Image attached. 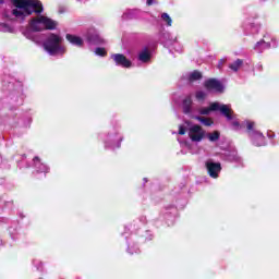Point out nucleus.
Segmentation results:
<instances>
[{
  "label": "nucleus",
  "mask_w": 279,
  "mask_h": 279,
  "mask_svg": "<svg viewBox=\"0 0 279 279\" xmlns=\"http://www.w3.org/2000/svg\"><path fill=\"white\" fill-rule=\"evenodd\" d=\"M195 97L198 101H204V99H206V93H204L203 90H198L196 92Z\"/></svg>",
  "instance_id": "nucleus-20"
},
{
  "label": "nucleus",
  "mask_w": 279,
  "mask_h": 279,
  "mask_svg": "<svg viewBox=\"0 0 279 279\" xmlns=\"http://www.w3.org/2000/svg\"><path fill=\"white\" fill-rule=\"evenodd\" d=\"M202 77H204L202 75V72L197 71V70H194L190 76H189V82H197L199 80H202Z\"/></svg>",
  "instance_id": "nucleus-16"
},
{
  "label": "nucleus",
  "mask_w": 279,
  "mask_h": 279,
  "mask_svg": "<svg viewBox=\"0 0 279 279\" xmlns=\"http://www.w3.org/2000/svg\"><path fill=\"white\" fill-rule=\"evenodd\" d=\"M0 3H3V0H0Z\"/></svg>",
  "instance_id": "nucleus-28"
},
{
  "label": "nucleus",
  "mask_w": 279,
  "mask_h": 279,
  "mask_svg": "<svg viewBox=\"0 0 279 279\" xmlns=\"http://www.w3.org/2000/svg\"><path fill=\"white\" fill-rule=\"evenodd\" d=\"M34 160H40V158H38V157H35V158H34Z\"/></svg>",
  "instance_id": "nucleus-25"
},
{
  "label": "nucleus",
  "mask_w": 279,
  "mask_h": 279,
  "mask_svg": "<svg viewBox=\"0 0 279 279\" xmlns=\"http://www.w3.org/2000/svg\"><path fill=\"white\" fill-rule=\"evenodd\" d=\"M206 131L199 124H194L189 129V136L193 143H201L203 141Z\"/></svg>",
  "instance_id": "nucleus-5"
},
{
  "label": "nucleus",
  "mask_w": 279,
  "mask_h": 279,
  "mask_svg": "<svg viewBox=\"0 0 279 279\" xmlns=\"http://www.w3.org/2000/svg\"><path fill=\"white\" fill-rule=\"evenodd\" d=\"M206 169L210 178H219V173L221 172V163L207 161Z\"/></svg>",
  "instance_id": "nucleus-9"
},
{
  "label": "nucleus",
  "mask_w": 279,
  "mask_h": 279,
  "mask_svg": "<svg viewBox=\"0 0 279 279\" xmlns=\"http://www.w3.org/2000/svg\"><path fill=\"white\" fill-rule=\"evenodd\" d=\"M217 112H220L222 117H226L227 121H234V117H236L234 110H232V108L229 105H221L218 102Z\"/></svg>",
  "instance_id": "nucleus-8"
},
{
  "label": "nucleus",
  "mask_w": 279,
  "mask_h": 279,
  "mask_svg": "<svg viewBox=\"0 0 279 279\" xmlns=\"http://www.w3.org/2000/svg\"><path fill=\"white\" fill-rule=\"evenodd\" d=\"M219 110V102H211L209 107L202 108L199 114L208 116L211 112H217Z\"/></svg>",
  "instance_id": "nucleus-11"
},
{
  "label": "nucleus",
  "mask_w": 279,
  "mask_h": 279,
  "mask_svg": "<svg viewBox=\"0 0 279 279\" xmlns=\"http://www.w3.org/2000/svg\"><path fill=\"white\" fill-rule=\"evenodd\" d=\"M12 4L17 8L12 10V14L16 19H26V16H32L34 13L43 14L45 12L43 2L39 0H12Z\"/></svg>",
  "instance_id": "nucleus-1"
},
{
  "label": "nucleus",
  "mask_w": 279,
  "mask_h": 279,
  "mask_svg": "<svg viewBox=\"0 0 279 279\" xmlns=\"http://www.w3.org/2000/svg\"><path fill=\"white\" fill-rule=\"evenodd\" d=\"M241 66H243V59H236L233 63L229 64V69L234 71V73H236Z\"/></svg>",
  "instance_id": "nucleus-15"
},
{
  "label": "nucleus",
  "mask_w": 279,
  "mask_h": 279,
  "mask_svg": "<svg viewBox=\"0 0 279 279\" xmlns=\"http://www.w3.org/2000/svg\"><path fill=\"white\" fill-rule=\"evenodd\" d=\"M254 125L255 123L252 121L246 122L247 134L255 147H263V145H265V136L260 133V131H256Z\"/></svg>",
  "instance_id": "nucleus-4"
},
{
  "label": "nucleus",
  "mask_w": 279,
  "mask_h": 279,
  "mask_svg": "<svg viewBox=\"0 0 279 279\" xmlns=\"http://www.w3.org/2000/svg\"><path fill=\"white\" fill-rule=\"evenodd\" d=\"M204 88L206 90H214V93H223V84L217 78H208L204 82Z\"/></svg>",
  "instance_id": "nucleus-6"
},
{
  "label": "nucleus",
  "mask_w": 279,
  "mask_h": 279,
  "mask_svg": "<svg viewBox=\"0 0 279 279\" xmlns=\"http://www.w3.org/2000/svg\"><path fill=\"white\" fill-rule=\"evenodd\" d=\"M111 58L117 66H122V69H130L132 66V61H130L123 53L112 54Z\"/></svg>",
  "instance_id": "nucleus-7"
},
{
  "label": "nucleus",
  "mask_w": 279,
  "mask_h": 279,
  "mask_svg": "<svg viewBox=\"0 0 279 279\" xmlns=\"http://www.w3.org/2000/svg\"><path fill=\"white\" fill-rule=\"evenodd\" d=\"M65 38L71 43V45H75L76 47H82L84 45V40L78 36L66 34Z\"/></svg>",
  "instance_id": "nucleus-12"
},
{
  "label": "nucleus",
  "mask_w": 279,
  "mask_h": 279,
  "mask_svg": "<svg viewBox=\"0 0 279 279\" xmlns=\"http://www.w3.org/2000/svg\"><path fill=\"white\" fill-rule=\"evenodd\" d=\"M62 37L60 35L51 33L44 43V49L50 53V56H56L59 51H62Z\"/></svg>",
  "instance_id": "nucleus-3"
},
{
  "label": "nucleus",
  "mask_w": 279,
  "mask_h": 279,
  "mask_svg": "<svg viewBox=\"0 0 279 279\" xmlns=\"http://www.w3.org/2000/svg\"><path fill=\"white\" fill-rule=\"evenodd\" d=\"M96 56H100V58H106L108 56V51H106V48L98 47L95 50Z\"/></svg>",
  "instance_id": "nucleus-18"
},
{
  "label": "nucleus",
  "mask_w": 279,
  "mask_h": 279,
  "mask_svg": "<svg viewBox=\"0 0 279 279\" xmlns=\"http://www.w3.org/2000/svg\"><path fill=\"white\" fill-rule=\"evenodd\" d=\"M260 71H263V65L259 66Z\"/></svg>",
  "instance_id": "nucleus-26"
},
{
  "label": "nucleus",
  "mask_w": 279,
  "mask_h": 279,
  "mask_svg": "<svg viewBox=\"0 0 279 279\" xmlns=\"http://www.w3.org/2000/svg\"><path fill=\"white\" fill-rule=\"evenodd\" d=\"M231 125H232V128H234V130H239V128H241V123H239L238 120H233L231 122Z\"/></svg>",
  "instance_id": "nucleus-21"
},
{
  "label": "nucleus",
  "mask_w": 279,
  "mask_h": 279,
  "mask_svg": "<svg viewBox=\"0 0 279 279\" xmlns=\"http://www.w3.org/2000/svg\"><path fill=\"white\" fill-rule=\"evenodd\" d=\"M179 134L180 136H184V134H186V128H184V125L179 126Z\"/></svg>",
  "instance_id": "nucleus-22"
},
{
  "label": "nucleus",
  "mask_w": 279,
  "mask_h": 279,
  "mask_svg": "<svg viewBox=\"0 0 279 279\" xmlns=\"http://www.w3.org/2000/svg\"><path fill=\"white\" fill-rule=\"evenodd\" d=\"M207 138L210 143H217V141L221 138V133L219 131H214L213 133L207 134Z\"/></svg>",
  "instance_id": "nucleus-17"
},
{
  "label": "nucleus",
  "mask_w": 279,
  "mask_h": 279,
  "mask_svg": "<svg viewBox=\"0 0 279 279\" xmlns=\"http://www.w3.org/2000/svg\"><path fill=\"white\" fill-rule=\"evenodd\" d=\"M161 19L167 23L168 27H171V25H173V20H171V16H169L167 13H162Z\"/></svg>",
  "instance_id": "nucleus-19"
},
{
  "label": "nucleus",
  "mask_w": 279,
  "mask_h": 279,
  "mask_svg": "<svg viewBox=\"0 0 279 279\" xmlns=\"http://www.w3.org/2000/svg\"><path fill=\"white\" fill-rule=\"evenodd\" d=\"M264 43H265V40L258 41V43L256 44V46H255V49H256L259 45H263Z\"/></svg>",
  "instance_id": "nucleus-24"
},
{
  "label": "nucleus",
  "mask_w": 279,
  "mask_h": 279,
  "mask_svg": "<svg viewBox=\"0 0 279 279\" xmlns=\"http://www.w3.org/2000/svg\"><path fill=\"white\" fill-rule=\"evenodd\" d=\"M29 27L32 32L53 31L58 27V22H56V20H51V17L38 15L31 20Z\"/></svg>",
  "instance_id": "nucleus-2"
},
{
  "label": "nucleus",
  "mask_w": 279,
  "mask_h": 279,
  "mask_svg": "<svg viewBox=\"0 0 279 279\" xmlns=\"http://www.w3.org/2000/svg\"><path fill=\"white\" fill-rule=\"evenodd\" d=\"M138 60L141 62H149L151 60V53L149 52V50L145 49L144 51H142L138 56Z\"/></svg>",
  "instance_id": "nucleus-14"
},
{
  "label": "nucleus",
  "mask_w": 279,
  "mask_h": 279,
  "mask_svg": "<svg viewBox=\"0 0 279 279\" xmlns=\"http://www.w3.org/2000/svg\"><path fill=\"white\" fill-rule=\"evenodd\" d=\"M255 141H256V143H258V137H256V140H255Z\"/></svg>",
  "instance_id": "nucleus-27"
},
{
  "label": "nucleus",
  "mask_w": 279,
  "mask_h": 279,
  "mask_svg": "<svg viewBox=\"0 0 279 279\" xmlns=\"http://www.w3.org/2000/svg\"><path fill=\"white\" fill-rule=\"evenodd\" d=\"M196 121H199L201 123H203V125H205V128H210L211 125H215V121L213 120V118H206V117H196Z\"/></svg>",
  "instance_id": "nucleus-13"
},
{
  "label": "nucleus",
  "mask_w": 279,
  "mask_h": 279,
  "mask_svg": "<svg viewBox=\"0 0 279 279\" xmlns=\"http://www.w3.org/2000/svg\"><path fill=\"white\" fill-rule=\"evenodd\" d=\"M146 3L147 5H154V0H147Z\"/></svg>",
  "instance_id": "nucleus-23"
},
{
  "label": "nucleus",
  "mask_w": 279,
  "mask_h": 279,
  "mask_svg": "<svg viewBox=\"0 0 279 279\" xmlns=\"http://www.w3.org/2000/svg\"><path fill=\"white\" fill-rule=\"evenodd\" d=\"M183 113L191 114L193 110V98L191 96H186L182 102Z\"/></svg>",
  "instance_id": "nucleus-10"
}]
</instances>
